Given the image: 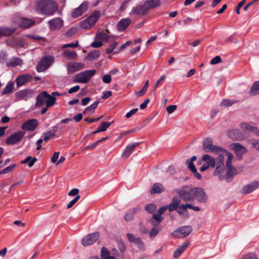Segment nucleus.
I'll use <instances>...</instances> for the list:
<instances>
[{
    "label": "nucleus",
    "instance_id": "nucleus-1",
    "mask_svg": "<svg viewBox=\"0 0 259 259\" xmlns=\"http://www.w3.org/2000/svg\"><path fill=\"white\" fill-rule=\"evenodd\" d=\"M58 8V5L54 0H39L36 2V9L45 15L53 14Z\"/></svg>",
    "mask_w": 259,
    "mask_h": 259
},
{
    "label": "nucleus",
    "instance_id": "nucleus-2",
    "mask_svg": "<svg viewBox=\"0 0 259 259\" xmlns=\"http://www.w3.org/2000/svg\"><path fill=\"white\" fill-rule=\"evenodd\" d=\"M100 17V12L95 11L86 20L80 22V26L83 29H90L96 24Z\"/></svg>",
    "mask_w": 259,
    "mask_h": 259
},
{
    "label": "nucleus",
    "instance_id": "nucleus-3",
    "mask_svg": "<svg viewBox=\"0 0 259 259\" xmlns=\"http://www.w3.org/2000/svg\"><path fill=\"white\" fill-rule=\"evenodd\" d=\"M95 70H87L77 74L74 78L73 81L79 83H87L96 73Z\"/></svg>",
    "mask_w": 259,
    "mask_h": 259
},
{
    "label": "nucleus",
    "instance_id": "nucleus-4",
    "mask_svg": "<svg viewBox=\"0 0 259 259\" xmlns=\"http://www.w3.org/2000/svg\"><path fill=\"white\" fill-rule=\"evenodd\" d=\"M54 58L52 56H46L44 57L38 62L36 70L38 72L45 71L53 62Z\"/></svg>",
    "mask_w": 259,
    "mask_h": 259
},
{
    "label": "nucleus",
    "instance_id": "nucleus-5",
    "mask_svg": "<svg viewBox=\"0 0 259 259\" xmlns=\"http://www.w3.org/2000/svg\"><path fill=\"white\" fill-rule=\"evenodd\" d=\"M203 149L205 152L216 153L219 151L223 152V151L224 150V149L220 147L213 145L212 140L210 138L206 139L203 142Z\"/></svg>",
    "mask_w": 259,
    "mask_h": 259
},
{
    "label": "nucleus",
    "instance_id": "nucleus-6",
    "mask_svg": "<svg viewBox=\"0 0 259 259\" xmlns=\"http://www.w3.org/2000/svg\"><path fill=\"white\" fill-rule=\"evenodd\" d=\"M192 231L190 226H182L173 231L171 235L175 238H184L188 236Z\"/></svg>",
    "mask_w": 259,
    "mask_h": 259
},
{
    "label": "nucleus",
    "instance_id": "nucleus-7",
    "mask_svg": "<svg viewBox=\"0 0 259 259\" xmlns=\"http://www.w3.org/2000/svg\"><path fill=\"white\" fill-rule=\"evenodd\" d=\"M188 208L192 209L195 211H199L200 210V208L198 206H194L191 204L187 203L186 204L180 205L177 212L180 216L188 218L189 216L187 210Z\"/></svg>",
    "mask_w": 259,
    "mask_h": 259
},
{
    "label": "nucleus",
    "instance_id": "nucleus-8",
    "mask_svg": "<svg viewBox=\"0 0 259 259\" xmlns=\"http://www.w3.org/2000/svg\"><path fill=\"white\" fill-rule=\"evenodd\" d=\"M179 194H204L205 192L201 188H194L192 189L189 186H183L181 189L177 191Z\"/></svg>",
    "mask_w": 259,
    "mask_h": 259
},
{
    "label": "nucleus",
    "instance_id": "nucleus-9",
    "mask_svg": "<svg viewBox=\"0 0 259 259\" xmlns=\"http://www.w3.org/2000/svg\"><path fill=\"white\" fill-rule=\"evenodd\" d=\"M99 237L100 234L99 232L90 234L82 238L81 243L84 246L92 245L98 239Z\"/></svg>",
    "mask_w": 259,
    "mask_h": 259
},
{
    "label": "nucleus",
    "instance_id": "nucleus-10",
    "mask_svg": "<svg viewBox=\"0 0 259 259\" xmlns=\"http://www.w3.org/2000/svg\"><path fill=\"white\" fill-rule=\"evenodd\" d=\"M230 149L234 151L238 159H241L242 155L247 152L246 148L238 143L231 144Z\"/></svg>",
    "mask_w": 259,
    "mask_h": 259
},
{
    "label": "nucleus",
    "instance_id": "nucleus-11",
    "mask_svg": "<svg viewBox=\"0 0 259 259\" xmlns=\"http://www.w3.org/2000/svg\"><path fill=\"white\" fill-rule=\"evenodd\" d=\"M25 133L22 131L17 132L10 136L6 140V143L8 145H13L20 142L24 136Z\"/></svg>",
    "mask_w": 259,
    "mask_h": 259
},
{
    "label": "nucleus",
    "instance_id": "nucleus-12",
    "mask_svg": "<svg viewBox=\"0 0 259 259\" xmlns=\"http://www.w3.org/2000/svg\"><path fill=\"white\" fill-rule=\"evenodd\" d=\"M33 95V92L29 89L21 90L15 93V97L16 101L26 100L28 98L31 97Z\"/></svg>",
    "mask_w": 259,
    "mask_h": 259
},
{
    "label": "nucleus",
    "instance_id": "nucleus-13",
    "mask_svg": "<svg viewBox=\"0 0 259 259\" xmlns=\"http://www.w3.org/2000/svg\"><path fill=\"white\" fill-rule=\"evenodd\" d=\"M183 199L185 201H196L198 203H203L207 201V195H183Z\"/></svg>",
    "mask_w": 259,
    "mask_h": 259
},
{
    "label": "nucleus",
    "instance_id": "nucleus-14",
    "mask_svg": "<svg viewBox=\"0 0 259 259\" xmlns=\"http://www.w3.org/2000/svg\"><path fill=\"white\" fill-rule=\"evenodd\" d=\"M126 237L128 240L131 242L136 244L141 251H144L145 250L144 243L140 238H136L134 235L131 233H127Z\"/></svg>",
    "mask_w": 259,
    "mask_h": 259
},
{
    "label": "nucleus",
    "instance_id": "nucleus-15",
    "mask_svg": "<svg viewBox=\"0 0 259 259\" xmlns=\"http://www.w3.org/2000/svg\"><path fill=\"white\" fill-rule=\"evenodd\" d=\"M88 3L87 2H84L81 4L79 7L75 9L71 13V16L73 18H77L79 16H81L88 9Z\"/></svg>",
    "mask_w": 259,
    "mask_h": 259
},
{
    "label": "nucleus",
    "instance_id": "nucleus-16",
    "mask_svg": "<svg viewBox=\"0 0 259 259\" xmlns=\"http://www.w3.org/2000/svg\"><path fill=\"white\" fill-rule=\"evenodd\" d=\"M84 66V64L82 63L70 62L67 65L68 72L69 74L73 73L83 68Z\"/></svg>",
    "mask_w": 259,
    "mask_h": 259
},
{
    "label": "nucleus",
    "instance_id": "nucleus-17",
    "mask_svg": "<svg viewBox=\"0 0 259 259\" xmlns=\"http://www.w3.org/2000/svg\"><path fill=\"white\" fill-rule=\"evenodd\" d=\"M38 126V121L36 119H32L28 120L22 125V130L33 131Z\"/></svg>",
    "mask_w": 259,
    "mask_h": 259
},
{
    "label": "nucleus",
    "instance_id": "nucleus-18",
    "mask_svg": "<svg viewBox=\"0 0 259 259\" xmlns=\"http://www.w3.org/2000/svg\"><path fill=\"white\" fill-rule=\"evenodd\" d=\"M32 78V76L28 74H24L17 77L16 79V82L17 88H19L28 81H30Z\"/></svg>",
    "mask_w": 259,
    "mask_h": 259
},
{
    "label": "nucleus",
    "instance_id": "nucleus-19",
    "mask_svg": "<svg viewBox=\"0 0 259 259\" xmlns=\"http://www.w3.org/2000/svg\"><path fill=\"white\" fill-rule=\"evenodd\" d=\"M148 11L149 10L145 3L142 5H138L134 8L132 10L134 14L140 16L145 15Z\"/></svg>",
    "mask_w": 259,
    "mask_h": 259
},
{
    "label": "nucleus",
    "instance_id": "nucleus-20",
    "mask_svg": "<svg viewBox=\"0 0 259 259\" xmlns=\"http://www.w3.org/2000/svg\"><path fill=\"white\" fill-rule=\"evenodd\" d=\"M52 30H55L61 28L63 24V21L59 18H57L50 20L49 22Z\"/></svg>",
    "mask_w": 259,
    "mask_h": 259
},
{
    "label": "nucleus",
    "instance_id": "nucleus-21",
    "mask_svg": "<svg viewBox=\"0 0 259 259\" xmlns=\"http://www.w3.org/2000/svg\"><path fill=\"white\" fill-rule=\"evenodd\" d=\"M131 20L129 18L122 19L117 24V29L119 31L124 30L131 24Z\"/></svg>",
    "mask_w": 259,
    "mask_h": 259
},
{
    "label": "nucleus",
    "instance_id": "nucleus-22",
    "mask_svg": "<svg viewBox=\"0 0 259 259\" xmlns=\"http://www.w3.org/2000/svg\"><path fill=\"white\" fill-rule=\"evenodd\" d=\"M189 245V242L186 241L183 243L182 245L179 247L174 252L173 256L174 257L177 258H178L186 249L187 247Z\"/></svg>",
    "mask_w": 259,
    "mask_h": 259
},
{
    "label": "nucleus",
    "instance_id": "nucleus-23",
    "mask_svg": "<svg viewBox=\"0 0 259 259\" xmlns=\"http://www.w3.org/2000/svg\"><path fill=\"white\" fill-rule=\"evenodd\" d=\"M259 186V182L257 181L251 183L243 187V192L244 193H249L256 189Z\"/></svg>",
    "mask_w": 259,
    "mask_h": 259
},
{
    "label": "nucleus",
    "instance_id": "nucleus-24",
    "mask_svg": "<svg viewBox=\"0 0 259 259\" xmlns=\"http://www.w3.org/2000/svg\"><path fill=\"white\" fill-rule=\"evenodd\" d=\"M180 199H179L176 197H174L172 199V202L168 205H167V208H168L169 211L172 212L174 210H176L177 211V209L180 206Z\"/></svg>",
    "mask_w": 259,
    "mask_h": 259
},
{
    "label": "nucleus",
    "instance_id": "nucleus-25",
    "mask_svg": "<svg viewBox=\"0 0 259 259\" xmlns=\"http://www.w3.org/2000/svg\"><path fill=\"white\" fill-rule=\"evenodd\" d=\"M186 163L187 164L189 169L193 174L194 176L197 179L200 180L201 178V176L199 173L197 172L196 168L193 163V162L190 161L189 159H188L187 160Z\"/></svg>",
    "mask_w": 259,
    "mask_h": 259
},
{
    "label": "nucleus",
    "instance_id": "nucleus-26",
    "mask_svg": "<svg viewBox=\"0 0 259 259\" xmlns=\"http://www.w3.org/2000/svg\"><path fill=\"white\" fill-rule=\"evenodd\" d=\"M42 94L45 96L46 101V106L50 107L55 103L56 98L50 95L46 91L42 92Z\"/></svg>",
    "mask_w": 259,
    "mask_h": 259
},
{
    "label": "nucleus",
    "instance_id": "nucleus-27",
    "mask_svg": "<svg viewBox=\"0 0 259 259\" xmlns=\"http://www.w3.org/2000/svg\"><path fill=\"white\" fill-rule=\"evenodd\" d=\"M164 191V188L162 185L159 183L154 184L150 190L151 194L162 193Z\"/></svg>",
    "mask_w": 259,
    "mask_h": 259
},
{
    "label": "nucleus",
    "instance_id": "nucleus-28",
    "mask_svg": "<svg viewBox=\"0 0 259 259\" xmlns=\"http://www.w3.org/2000/svg\"><path fill=\"white\" fill-rule=\"evenodd\" d=\"M139 145V143H134L130 144L127 146L122 153V156L124 157H127L131 153L133 149Z\"/></svg>",
    "mask_w": 259,
    "mask_h": 259
},
{
    "label": "nucleus",
    "instance_id": "nucleus-29",
    "mask_svg": "<svg viewBox=\"0 0 259 259\" xmlns=\"http://www.w3.org/2000/svg\"><path fill=\"white\" fill-rule=\"evenodd\" d=\"M144 3L147 6L148 10H149L159 6L161 2L160 0H148Z\"/></svg>",
    "mask_w": 259,
    "mask_h": 259
},
{
    "label": "nucleus",
    "instance_id": "nucleus-30",
    "mask_svg": "<svg viewBox=\"0 0 259 259\" xmlns=\"http://www.w3.org/2000/svg\"><path fill=\"white\" fill-rule=\"evenodd\" d=\"M100 55V53L98 50H94L88 53L86 59L88 60L92 61L98 58Z\"/></svg>",
    "mask_w": 259,
    "mask_h": 259
},
{
    "label": "nucleus",
    "instance_id": "nucleus-31",
    "mask_svg": "<svg viewBox=\"0 0 259 259\" xmlns=\"http://www.w3.org/2000/svg\"><path fill=\"white\" fill-rule=\"evenodd\" d=\"M223 153L225 154V156H227V159L226 163L227 168H228L233 167L232 166V160L233 158V155L226 150H223Z\"/></svg>",
    "mask_w": 259,
    "mask_h": 259
},
{
    "label": "nucleus",
    "instance_id": "nucleus-32",
    "mask_svg": "<svg viewBox=\"0 0 259 259\" xmlns=\"http://www.w3.org/2000/svg\"><path fill=\"white\" fill-rule=\"evenodd\" d=\"M15 31L14 29L9 28L7 27L0 28V36L11 35Z\"/></svg>",
    "mask_w": 259,
    "mask_h": 259
},
{
    "label": "nucleus",
    "instance_id": "nucleus-33",
    "mask_svg": "<svg viewBox=\"0 0 259 259\" xmlns=\"http://www.w3.org/2000/svg\"><path fill=\"white\" fill-rule=\"evenodd\" d=\"M22 61L18 58H14L12 60L7 63V65L9 67H15L21 65Z\"/></svg>",
    "mask_w": 259,
    "mask_h": 259
},
{
    "label": "nucleus",
    "instance_id": "nucleus-34",
    "mask_svg": "<svg viewBox=\"0 0 259 259\" xmlns=\"http://www.w3.org/2000/svg\"><path fill=\"white\" fill-rule=\"evenodd\" d=\"M45 96L43 95L42 93L41 94L38 95V96L36 98L35 106L36 107L42 106L45 103Z\"/></svg>",
    "mask_w": 259,
    "mask_h": 259
},
{
    "label": "nucleus",
    "instance_id": "nucleus-35",
    "mask_svg": "<svg viewBox=\"0 0 259 259\" xmlns=\"http://www.w3.org/2000/svg\"><path fill=\"white\" fill-rule=\"evenodd\" d=\"M64 56L69 59L75 60L77 57V54L74 51H69L65 50L64 52Z\"/></svg>",
    "mask_w": 259,
    "mask_h": 259
},
{
    "label": "nucleus",
    "instance_id": "nucleus-36",
    "mask_svg": "<svg viewBox=\"0 0 259 259\" xmlns=\"http://www.w3.org/2000/svg\"><path fill=\"white\" fill-rule=\"evenodd\" d=\"M236 103H237V101L230 99H224L221 102V106L222 107H227L232 106Z\"/></svg>",
    "mask_w": 259,
    "mask_h": 259
},
{
    "label": "nucleus",
    "instance_id": "nucleus-37",
    "mask_svg": "<svg viewBox=\"0 0 259 259\" xmlns=\"http://www.w3.org/2000/svg\"><path fill=\"white\" fill-rule=\"evenodd\" d=\"M240 126L243 130L247 132H254L256 130L255 127L252 126L245 122L241 123Z\"/></svg>",
    "mask_w": 259,
    "mask_h": 259
},
{
    "label": "nucleus",
    "instance_id": "nucleus-38",
    "mask_svg": "<svg viewBox=\"0 0 259 259\" xmlns=\"http://www.w3.org/2000/svg\"><path fill=\"white\" fill-rule=\"evenodd\" d=\"M34 21L28 19H23L21 23V26L24 28H28L32 25Z\"/></svg>",
    "mask_w": 259,
    "mask_h": 259
},
{
    "label": "nucleus",
    "instance_id": "nucleus-39",
    "mask_svg": "<svg viewBox=\"0 0 259 259\" xmlns=\"http://www.w3.org/2000/svg\"><path fill=\"white\" fill-rule=\"evenodd\" d=\"M99 101H96L94 103H93L91 106L87 107L83 111V113H85L86 112H90L91 113H93L97 108L99 104Z\"/></svg>",
    "mask_w": 259,
    "mask_h": 259
},
{
    "label": "nucleus",
    "instance_id": "nucleus-40",
    "mask_svg": "<svg viewBox=\"0 0 259 259\" xmlns=\"http://www.w3.org/2000/svg\"><path fill=\"white\" fill-rule=\"evenodd\" d=\"M251 95H256L259 94V81L255 82L250 90Z\"/></svg>",
    "mask_w": 259,
    "mask_h": 259
},
{
    "label": "nucleus",
    "instance_id": "nucleus-41",
    "mask_svg": "<svg viewBox=\"0 0 259 259\" xmlns=\"http://www.w3.org/2000/svg\"><path fill=\"white\" fill-rule=\"evenodd\" d=\"M14 83H10L4 89L3 94H7L11 93L13 90Z\"/></svg>",
    "mask_w": 259,
    "mask_h": 259
},
{
    "label": "nucleus",
    "instance_id": "nucleus-42",
    "mask_svg": "<svg viewBox=\"0 0 259 259\" xmlns=\"http://www.w3.org/2000/svg\"><path fill=\"white\" fill-rule=\"evenodd\" d=\"M156 208V206L155 204L151 203L147 204L145 207V210L150 213H152L155 212Z\"/></svg>",
    "mask_w": 259,
    "mask_h": 259
},
{
    "label": "nucleus",
    "instance_id": "nucleus-43",
    "mask_svg": "<svg viewBox=\"0 0 259 259\" xmlns=\"http://www.w3.org/2000/svg\"><path fill=\"white\" fill-rule=\"evenodd\" d=\"M110 36L107 35L105 33L101 32L98 33V37L99 39L105 40L106 42H109L110 40Z\"/></svg>",
    "mask_w": 259,
    "mask_h": 259
},
{
    "label": "nucleus",
    "instance_id": "nucleus-44",
    "mask_svg": "<svg viewBox=\"0 0 259 259\" xmlns=\"http://www.w3.org/2000/svg\"><path fill=\"white\" fill-rule=\"evenodd\" d=\"M15 166H16V164H13L8 167L5 168V169H3L2 170H1L0 171V174L2 175V174L9 173V172L12 171V170L15 167Z\"/></svg>",
    "mask_w": 259,
    "mask_h": 259
},
{
    "label": "nucleus",
    "instance_id": "nucleus-45",
    "mask_svg": "<svg viewBox=\"0 0 259 259\" xmlns=\"http://www.w3.org/2000/svg\"><path fill=\"white\" fill-rule=\"evenodd\" d=\"M110 255V253L108 249L105 247H103L101 251V256L102 259H105L106 257Z\"/></svg>",
    "mask_w": 259,
    "mask_h": 259
},
{
    "label": "nucleus",
    "instance_id": "nucleus-46",
    "mask_svg": "<svg viewBox=\"0 0 259 259\" xmlns=\"http://www.w3.org/2000/svg\"><path fill=\"white\" fill-rule=\"evenodd\" d=\"M161 229H159V228L156 227V228H152L150 233H149V236L151 238H153L155 237L159 232V231H161Z\"/></svg>",
    "mask_w": 259,
    "mask_h": 259
},
{
    "label": "nucleus",
    "instance_id": "nucleus-47",
    "mask_svg": "<svg viewBox=\"0 0 259 259\" xmlns=\"http://www.w3.org/2000/svg\"><path fill=\"white\" fill-rule=\"evenodd\" d=\"M249 143L251 144L252 148L259 151V140L252 139L250 140Z\"/></svg>",
    "mask_w": 259,
    "mask_h": 259
},
{
    "label": "nucleus",
    "instance_id": "nucleus-48",
    "mask_svg": "<svg viewBox=\"0 0 259 259\" xmlns=\"http://www.w3.org/2000/svg\"><path fill=\"white\" fill-rule=\"evenodd\" d=\"M80 195H76V196L68 203V204L67 206V208L68 209L71 208L80 199Z\"/></svg>",
    "mask_w": 259,
    "mask_h": 259
},
{
    "label": "nucleus",
    "instance_id": "nucleus-49",
    "mask_svg": "<svg viewBox=\"0 0 259 259\" xmlns=\"http://www.w3.org/2000/svg\"><path fill=\"white\" fill-rule=\"evenodd\" d=\"M110 125V123L109 122H105L103 121L101 123V126L99 127L101 131L104 132L107 130L108 127H109Z\"/></svg>",
    "mask_w": 259,
    "mask_h": 259
},
{
    "label": "nucleus",
    "instance_id": "nucleus-50",
    "mask_svg": "<svg viewBox=\"0 0 259 259\" xmlns=\"http://www.w3.org/2000/svg\"><path fill=\"white\" fill-rule=\"evenodd\" d=\"M117 45L118 42L116 41H114L113 44H111L110 47L106 49V53H111L113 51V50L115 48V47L117 46Z\"/></svg>",
    "mask_w": 259,
    "mask_h": 259
},
{
    "label": "nucleus",
    "instance_id": "nucleus-51",
    "mask_svg": "<svg viewBox=\"0 0 259 259\" xmlns=\"http://www.w3.org/2000/svg\"><path fill=\"white\" fill-rule=\"evenodd\" d=\"M77 31V29L75 27L70 28L65 34L67 37H71L73 36Z\"/></svg>",
    "mask_w": 259,
    "mask_h": 259
},
{
    "label": "nucleus",
    "instance_id": "nucleus-52",
    "mask_svg": "<svg viewBox=\"0 0 259 259\" xmlns=\"http://www.w3.org/2000/svg\"><path fill=\"white\" fill-rule=\"evenodd\" d=\"M152 219L153 220V221H155L158 222H161L163 220L164 218L156 213L153 215Z\"/></svg>",
    "mask_w": 259,
    "mask_h": 259
},
{
    "label": "nucleus",
    "instance_id": "nucleus-53",
    "mask_svg": "<svg viewBox=\"0 0 259 259\" xmlns=\"http://www.w3.org/2000/svg\"><path fill=\"white\" fill-rule=\"evenodd\" d=\"M216 153L219 154V156H218V157L217 158V162H223L224 163L225 154H223L222 151H219V152H217Z\"/></svg>",
    "mask_w": 259,
    "mask_h": 259
},
{
    "label": "nucleus",
    "instance_id": "nucleus-54",
    "mask_svg": "<svg viewBox=\"0 0 259 259\" xmlns=\"http://www.w3.org/2000/svg\"><path fill=\"white\" fill-rule=\"evenodd\" d=\"M221 62L222 59L221 57L219 56H217L210 61V63L211 65H215L218 63H221Z\"/></svg>",
    "mask_w": 259,
    "mask_h": 259
},
{
    "label": "nucleus",
    "instance_id": "nucleus-55",
    "mask_svg": "<svg viewBox=\"0 0 259 259\" xmlns=\"http://www.w3.org/2000/svg\"><path fill=\"white\" fill-rule=\"evenodd\" d=\"M177 106L175 105L168 106L166 107V111L168 114H171L177 109Z\"/></svg>",
    "mask_w": 259,
    "mask_h": 259
},
{
    "label": "nucleus",
    "instance_id": "nucleus-56",
    "mask_svg": "<svg viewBox=\"0 0 259 259\" xmlns=\"http://www.w3.org/2000/svg\"><path fill=\"white\" fill-rule=\"evenodd\" d=\"M103 81L105 83H109L111 81V76L109 74L104 75L102 77Z\"/></svg>",
    "mask_w": 259,
    "mask_h": 259
},
{
    "label": "nucleus",
    "instance_id": "nucleus-57",
    "mask_svg": "<svg viewBox=\"0 0 259 259\" xmlns=\"http://www.w3.org/2000/svg\"><path fill=\"white\" fill-rule=\"evenodd\" d=\"M55 136V134L54 133H51V131L48 132L45 134L44 137V141H47L49 140L51 138L54 137Z\"/></svg>",
    "mask_w": 259,
    "mask_h": 259
},
{
    "label": "nucleus",
    "instance_id": "nucleus-58",
    "mask_svg": "<svg viewBox=\"0 0 259 259\" xmlns=\"http://www.w3.org/2000/svg\"><path fill=\"white\" fill-rule=\"evenodd\" d=\"M124 219L126 222L132 221L134 219V215L130 211L125 214Z\"/></svg>",
    "mask_w": 259,
    "mask_h": 259
},
{
    "label": "nucleus",
    "instance_id": "nucleus-59",
    "mask_svg": "<svg viewBox=\"0 0 259 259\" xmlns=\"http://www.w3.org/2000/svg\"><path fill=\"white\" fill-rule=\"evenodd\" d=\"M242 259H258L253 253H248L244 255Z\"/></svg>",
    "mask_w": 259,
    "mask_h": 259
},
{
    "label": "nucleus",
    "instance_id": "nucleus-60",
    "mask_svg": "<svg viewBox=\"0 0 259 259\" xmlns=\"http://www.w3.org/2000/svg\"><path fill=\"white\" fill-rule=\"evenodd\" d=\"M59 154H60V153L59 152H56L54 153L53 155L52 156V157L51 158V161L53 163H54L57 162V161L59 158Z\"/></svg>",
    "mask_w": 259,
    "mask_h": 259
},
{
    "label": "nucleus",
    "instance_id": "nucleus-61",
    "mask_svg": "<svg viewBox=\"0 0 259 259\" xmlns=\"http://www.w3.org/2000/svg\"><path fill=\"white\" fill-rule=\"evenodd\" d=\"M147 90L143 88L140 91L136 92L135 94L137 97H142L145 95Z\"/></svg>",
    "mask_w": 259,
    "mask_h": 259
},
{
    "label": "nucleus",
    "instance_id": "nucleus-62",
    "mask_svg": "<svg viewBox=\"0 0 259 259\" xmlns=\"http://www.w3.org/2000/svg\"><path fill=\"white\" fill-rule=\"evenodd\" d=\"M138 108H134L131 110L129 112L127 113L126 114L125 117L127 118H129L131 117L133 115L135 114L138 111Z\"/></svg>",
    "mask_w": 259,
    "mask_h": 259
},
{
    "label": "nucleus",
    "instance_id": "nucleus-63",
    "mask_svg": "<svg viewBox=\"0 0 259 259\" xmlns=\"http://www.w3.org/2000/svg\"><path fill=\"white\" fill-rule=\"evenodd\" d=\"M112 95V92L110 91L104 92L103 93V95L102 96V98L103 99H106L110 97Z\"/></svg>",
    "mask_w": 259,
    "mask_h": 259
},
{
    "label": "nucleus",
    "instance_id": "nucleus-64",
    "mask_svg": "<svg viewBox=\"0 0 259 259\" xmlns=\"http://www.w3.org/2000/svg\"><path fill=\"white\" fill-rule=\"evenodd\" d=\"M167 205L162 206L158 209L157 213L161 216V215L167 209Z\"/></svg>",
    "mask_w": 259,
    "mask_h": 259
}]
</instances>
